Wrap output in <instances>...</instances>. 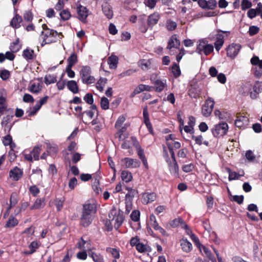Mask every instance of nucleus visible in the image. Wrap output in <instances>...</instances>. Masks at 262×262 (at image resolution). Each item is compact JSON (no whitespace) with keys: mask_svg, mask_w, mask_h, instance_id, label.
<instances>
[{"mask_svg":"<svg viewBox=\"0 0 262 262\" xmlns=\"http://www.w3.org/2000/svg\"><path fill=\"white\" fill-rule=\"evenodd\" d=\"M60 18L63 21L69 20L71 17V14L70 12L68 9H63L60 12Z\"/></svg>","mask_w":262,"mask_h":262,"instance_id":"obj_41","label":"nucleus"},{"mask_svg":"<svg viewBox=\"0 0 262 262\" xmlns=\"http://www.w3.org/2000/svg\"><path fill=\"white\" fill-rule=\"evenodd\" d=\"M160 16L158 12H154L148 16L147 18V25L149 27L152 28L156 25L160 19Z\"/></svg>","mask_w":262,"mask_h":262,"instance_id":"obj_22","label":"nucleus"},{"mask_svg":"<svg viewBox=\"0 0 262 262\" xmlns=\"http://www.w3.org/2000/svg\"><path fill=\"white\" fill-rule=\"evenodd\" d=\"M213 50V45L208 43V41L206 39H202L199 40L195 52L201 55L204 53L206 56H208L212 53Z\"/></svg>","mask_w":262,"mask_h":262,"instance_id":"obj_2","label":"nucleus"},{"mask_svg":"<svg viewBox=\"0 0 262 262\" xmlns=\"http://www.w3.org/2000/svg\"><path fill=\"white\" fill-rule=\"evenodd\" d=\"M136 248V250L140 253H143L147 251L149 252L151 251V248L149 246L141 243L138 244Z\"/></svg>","mask_w":262,"mask_h":262,"instance_id":"obj_38","label":"nucleus"},{"mask_svg":"<svg viewBox=\"0 0 262 262\" xmlns=\"http://www.w3.org/2000/svg\"><path fill=\"white\" fill-rule=\"evenodd\" d=\"M259 31V28L258 27L252 26L249 27L248 33L250 36H253L258 33Z\"/></svg>","mask_w":262,"mask_h":262,"instance_id":"obj_62","label":"nucleus"},{"mask_svg":"<svg viewBox=\"0 0 262 262\" xmlns=\"http://www.w3.org/2000/svg\"><path fill=\"white\" fill-rule=\"evenodd\" d=\"M157 194L155 192H144L142 193L141 202L143 204H148L156 200Z\"/></svg>","mask_w":262,"mask_h":262,"instance_id":"obj_19","label":"nucleus"},{"mask_svg":"<svg viewBox=\"0 0 262 262\" xmlns=\"http://www.w3.org/2000/svg\"><path fill=\"white\" fill-rule=\"evenodd\" d=\"M13 117L14 115L12 114L11 115H7L6 116L3 117L1 122V125L2 127H4V130L5 132L7 131L9 133L14 125V122L12 124H9V123L12 121Z\"/></svg>","mask_w":262,"mask_h":262,"instance_id":"obj_15","label":"nucleus"},{"mask_svg":"<svg viewBox=\"0 0 262 262\" xmlns=\"http://www.w3.org/2000/svg\"><path fill=\"white\" fill-rule=\"evenodd\" d=\"M121 177L122 181L126 183L131 181L133 179L132 173L128 170H123L121 174Z\"/></svg>","mask_w":262,"mask_h":262,"instance_id":"obj_34","label":"nucleus"},{"mask_svg":"<svg viewBox=\"0 0 262 262\" xmlns=\"http://www.w3.org/2000/svg\"><path fill=\"white\" fill-rule=\"evenodd\" d=\"M106 251L107 253H111L112 256L115 259H119L120 258V251L118 249L111 247H107L106 249Z\"/></svg>","mask_w":262,"mask_h":262,"instance_id":"obj_39","label":"nucleus"},{"mask_svg":"<svg viewBox=\"0 0 262 262\" xmlns=\"http://www.w3.org/2000/svg\"><path fill=\"white\" fill-rule=\"evenodd\" d=\"M215 117H218L220 120H227L230 118V114L224 111H220L219 110H215L214 112Z\"/></svg>","mask_w":262,"mask_h":262,"instance_id":"obj_32","label":"nucleus"},{"mask_svg":"<svg viewBox=\"0 0 262 262\" xmlns=\"http://www.w3.org/2000/svg\"><path fill=\"white\" fill-rule=\"evenodd\" d=\"M228 171L229 172L228 179L230 181L239 179L240 175L237 172L235 171H231L229 168L228 169Z\"/></svg>","mask_w":262,"mask_h":262,"instance_id":"obj_54","label":"nucleus"},{"mask_svg":"<svg viewBox=\"0 0 262 262\" xmlns=\"http://www.w3.org/2000/svg\"><path fill=\"white\" fill-rule=\"evenodd\" d=\"M171 72L175 78H178L181 75V70L179 65L174 63L171 67Z\"/></svg>","mask_w":262,"mask_h":262,"instance_id":"obj_42","label":"nucleus"},{"mask_svg":"<svg viewBox=\"0 0 262 262\" xmlns=\"http://www.w3.org/2000/svg\"><path fill=\"white\" fill-rule=\"evenodd\" d=\"M97 211L96 206L95 204L86 203L83 205L82 214H90L95 216Z\"/></svg>","mask_w":262,"mask_h":262,"instance_id":"obj_18","label":"nucleus"},{"mask_svg":"<svg viewBox=\"0 0 262 262\" xmlns=\"http://www.w3.org/2000/svg\"><path fill=\"white\" fill-rule=\"evenodd\" d=\"M81 154L79 152H74L72 156V162L73 164L77 163L81 159Z\"/></svg>","mask_w":262,"mask_h":262,"instance_id":"obj_59","label":"nucleus"},{"mask_svg":"<svg viewBox=\"0 0 262 262\" xmlns=\"http://www.w3.org/2000/svg\"><path fill=\"white\" fill-rule=\"evenodd\" d=\"M166 162L171 174L178 177L179 176V166L178 163L171 162L170 159L167 160Z\"/></svg>","mask_w":262,"mask_h":262,"instance_id":"obj_24","label":"nucleus"},{"mask_svg":"<svg viewBox=\"0 0 262 262\" xmlns=\"http://www.w3.org/2000/svg\"><path fill=\"white\" fill-rule=\"evenodd\" d=\"M17 151L13 149H10L8 152V159L10 162L12 163L14 162L17 156L16 155Z\"/></svg>","mask_w":262,"mask_h":262,"instance_id":"obj_55","label":"nucleus"},{"mask_svg":"<svg viewBox=\"0 0 262 262\" xmlns=\"http://www.w3.org/2000/svg\"><path fill=\"white\" fill-rule=\"evenodd\" d=\"M124 221V217L122 215H118L115 217V222L114 227L115 229H118L122 224Z\"/></svg>","mask_w":262,"mask_h":262,"instance_id":"obj_48","label":"nucleus"},{"mask_svg":"<svg viewBox=\"0 0 262 262\" xmlns=\"http://www.w3.org/2000/svg\"><path fill=\"white\" fill-rule=\"evenodd\" d=\"M202 92L201 85L196 81H192L188 90L190 97L198 99L200 97Z\"/></svg>","mask_w":262,"mask_h":262,"instance_id":"obj_5","label":"nucleus"},{"mask_svg":"<svg viewBox=\"0 0 262 262\" xmlns=\"http://www.w3.org/2000/svg\"><path fill=\"white\" fill-rule=\"evenodd\" d=\"M121 163L124 164V166L126 168H136L140 166V162L136 159L130 158H124L121 160Z\"/></svg>","mask_w":262,"mask_h":262,"instance_id":"obj_9","label":"nucleus"},{"mask_svg":"<svg viewBox=\"0 0 262 262\" xmlns=\"http://www.w3.org/2000/svg\"><path fill=\"white\" fill-rule=\"evenodd\" d=\"M45 83L47 85L54 83L57 82V77L54 75H48L45 77Z\"/></svg>","mask_w":262,"mask_h":262,"instance_id":"obj_40","label":"nucleus"},{"mask_svg":"<svg viewBox=\"0 0 262 262\" xmlns=\"http://www.w3.org/2000/svg\"><path fill=\"white\" fill-rule=\"evenodd\" d=\"M2 141L4 145L7 146L13 141L12 137L10 134H8L3 137Z\"/></svg>","mask_w":262,"mask_h":262,"instance_id":"obj_56","label":"nucleus"},{"mask_svg":"<svg viewBox=\"0 0 262 262\" xmlns=\"http://www.w3.org/2000/svg\"><path fill=\"white\" fill-rule=\"evenodd\" d=\"M41 149L39 146H35L30 153L32 154L34 160L37 161L39 159V154Z\"/></svg>","mask_w":262,"mask_h":262,"instance_id":"obj_46","label":"nucleus"},{"mask_svg":"<svg viewBox=\"0 0 262 262\" xmlns=\"http://www.w3.org/2000/svg\"><path fill=\"white\" fill-rule=\"evenodd\" d=\"M41 89L42 86L40 84V83H33L31 86L30 91L32 93L37 94L41 91Z\"/></svg>","mask_w":262,"mask_h":262,"instance_id":"obj_50","label":"nucleus"},{"mask_svg":"<svg viewBox=\"0 0 262 262\" xmlns=\"http://www.w3.org/2000/svg\"><path fill=\"white\" fill-rule=\"evenodd\" d=\"M181 248L183 251L188 253L190 252L192 249V245L187 238H182L180 241Z\"/></svg>","mask_w":262,"mask_h":262,"instance_id":"obj_26","label":"nucleus"},{"mask_svg":"<svg viewBox=\"0 0 262 262\" xmlns=\"http://www.w3.org/2000/svg\"><path fill=\"white\" fill-rule=\"evenodd\" d=\"M252 6V3L248 0H242L241 7L243 10H245L251 8Z\"/></svg>","mask_w":262,"mask_h":262,"instance_id":"obj_61","label":"nucleus"},{"mask_svg":"<svg viewBox=\"0 0 262 262\" xmlns=\"http://www.w3.org/2000/svg\"><path fill=\"white\" fill-rule=\"evenodd\" d=\"M102 10L104 14L108 19L113 17V12L111 5L107 3H104L102 5Z\"/></svg>","mask_w":262,"mask_h":262,"instance_id":"obj_25","label":"nucleus"},{"mask_svg":"<svg viewBox=\"0 0 262 262\" xmlns=\"http://www.w3.org/2000/svg\"><path fill=\"white\" fill-rule=\"evenodd\" d=\"M89 255L95 262H104L102 256L95 253L92 250H89Z\"/></svg>","mask_w":262,"mask_h":262,"instance_id":"obj_35","label":"nucleus"},{"mask_svg":"<svg viewBox=\"0 0 262 262\" xmlns=\"http://www.w3.org/2000/svg\"><path fill=\"white\" fill-rule=\"evenodd\" d=\"M7 105L6 102V98L3 96H0V113L4 112L6 110Z\"/></svg>","mask_w":262,"mask_h":262,"instance_id":"obj_49","label":"nucleus"},{"mask_svg":"<svg viewBox=\"0 0 262 262\" xmlns=\"http://www.w3.org/2000/svg\"><path fill=\"white\" fill-rule=\"evenodd\" d=\"M244 88H247L249 91H251L252 88H253L254 93L250 92V97L253 99H256L257 95L262 91V85L258 81H256L254 85H252L249 82H246L244 85L243 89Z\"/></svg>","mask_w":262,"mask_h":262,"instance_id":"obj_6","label":"nucleus"},{"mask_svg":"<svg viewBox=\"0 0 262 262\" xmlns=\"http://www.w3.org/2000/svg\"><path fill=\"white\" fill-rule=\"evenodd\" d=\"M214 101L213 98L208 97L202 106V114L205 117H209L213 111L214 106Z\"/></svg>","mask_w":262,"mask_h":262,"instance_id":"obj_7","label":"nucleus"},{"mask_svg":"<svg viewBox=\"0 0 262 262\" xmlns=\"http://www.w3.org/2000/svg\"><path fill=\"white\" fill-rule=\"evenodd\" d=\"M109 100L107 98L103 97L101 99L100 105L102 110H108L109 108Z\"/></svg>","mask_w":262,"mask_h":262,"instance_id":"obj_52","label":"nucleus"},{"mask_svg":"<svg viewBox=\"0 0 262 262\" xmlns=\"http://www.w3.org/2000/svg\"><path fill=\"white\" fill-rule=\"evenodd\" d=\"M18 202V194L16 192H13L11 193L10 199V205L9 209H11L13 207L15 206Z\"/></svg>","mask_w":262,"mask_h":262,"instance_id":"obj_36","label":"nucleus"},{"mask_svg":"<svg viewBox=\"0 0 262 262\" xmlns=\"http://www.w3.org/2000/svg\"><path fill=\"white\" fill-rule=\"evenodd\" d=\"M23 19L18 14H15L14 17L10 21V26L14 28L17 29L20 27V24L22 22Z\"/></svg>","mask_w":262,"mask_h":262,"instance_id":"obj_27","label":"nucleus"},{"mask_svg":"<svg viewBox=\"0 0 262 262\" xmlns=\"http://www.w3.org/2000/svg\"><path fill=\"white\" fill-rule=\"evenodd\" d=\"M207 8L208 10H214L217 7V3L215 0H209L207 1Z\"/></svg>","mask_w":262,"mask_h":262,"instance_id":"obj_63","label":"nucleus"},{"mask_svg":"<svg viewBox=\"0 0 262 262\" xmlns=\"http://www.w3.org/2000/svg\"><path fill=\"white\" fill-rule=\"evenodd\" d=\"M78 18L83 23H86V19L89 15V10L86 7L79 5L76 7Z\"/></svg>","mask_w":262,"mask_h":262,"instance_id":"obj_10","label":"nucleus"},{"mask_svg":"<svg viewBox=\"0 0 262 262\" xmlns=\"http://www.w3.org/2000/svg\"><path fill=\"white\" fill-rule=\"evenodd\" d=\"M249 119L247 117L245 116H237L235 120V125L239 128H245L248 124Z\"/></svg>","mask_w":262,"mask_h":262,"instance_id":"obj_20","label":"nucleus"},{"mask_svg":"<svg viewBox=\"0 0 262 262\" xmlns=\"http://www.w3.org/2000/svg\"><path fill=\"white\" fill-rule=\"evenodd\" d=\"M228 125L226 122L215 124L211 129V132L215 138H220L226 135L228 131Z\"/></svg>","mask_w":262,"mask_h":262,"instance_id":"obj_4","label":"nucleus"},{"mask_svg":"<svg viewBox=\"0 0 262 262\" xmlns=\"http://www.w3.org/2000/svg\"><path fill=\"white\" fill-rule=\"evenodd\" d=\"M126 189L128 190V192L125 195V201L131 203L135 196V190H133L131 188H126Z\"/></svg>","mask_w":262,"mask_h":262,"instance_id":"obj_47","label":"nucleus"},{"mask_svg":"<svg viewBox=\"0 0 262 262\" xmlns=\"http://www.w3.org/2000/svg\"><path fill=\"white\" fill-rule=\"evenodd\" d=\"M42 41L41 43V46L42 47L47 44H50L60 40L63 37L62 33H58L56 30H52V32H49L42 35Z\"/></svg>","mask_w":262,"mask_h":262,"instance_id":"obj_1","label":"nucleus"},{"mask_svg":"<svg viewBox=\"0 0 262 262\" xmlns=\"http://www.w3.org/2000/svg\"><path fill=\"white\" fill-rule=\"evenodd\" d=\"M107 79L106 78H100L96 83V88L100 92L103 91V87L105 83L107 82Z\"/></svg>","mask_w":262,"mask_h":262,"instance_id":"obj_45","label":"nucleus"},{"mask_svg":"<svg viewBox=\"0 0 262 262\" xmlns=\"http://www.w3.org/2000/svg\"><path fill=\"white\" fill-rule=\"evenodd\" d=\"M21 48V45L19 43V39L17 38L15 41L10 44L9 49L12 53L17 52Z\"/></svg>","mask_w":262,"mask_h":262,"instance_id":"obj_33","label":"nucleus"},{"mask_svg":"<svg viewBox=\"0 0 262 262\" xmlns=\"http://www.w3.org/2000/svg\"><path fill=\"white\" fill-rule=\"evenodd\" d=\"M45 205V199L43 198H37L34 204L30 207V209L31 210L39 209L43 208Z\"/></svg>","mask_w":262,"mask_h":262,"instance_id":"obj_30","label":"nucleus"},{"mask_svg":"<svg viewBox=\"0 0 262 262\" xmlns=\"http://www.w3.org/2000/svg\"><path fill=\"white\" fill-rule=\"evenodd\" d=\"M149 224L151 227L155 230L159 231L162 235H166L167 233L165 229L159 225L155 215L151 214L149 216Z\"/></svg>","mask_w":262,"mask_h":262,"instance_id":"obj_13","label":"nucleus"},{"mask_svg":"<svg viewBox=\"0 0 262 262\" xmlns=\"http://www.w3.org/2000/svg\"><path fill=\"white\" fill-rule=\"evenodd\" d=\"M23 173V169L18 168L17 166H15L10 170L9 174V177L13 181H17L22 178Z\"/></svg>","mask_w":262,"mask_h":262,"instance_id":"obj_16","label":"nucleus"},{"mask_svg":"<svg viewBox=\"0 0 262 262\" xmlns=\"http://www.w3.org/2000/svg\"><path fill=\"white\" fill-rule=\"evenodd\" d=\"M24 18L27 22H31L33 18V15L31 11H26L24 14Z\"/></svg>","mask_w":262,"mask_h":262,"instance_id":"obj_60","label":"nucleus"},{"mask_svg":"<svg viewBox=\"0 0 262 262\" xmlns=\"http://www.w3.org/2000/svg\"><path fill=\"white\" fill-rule=\"evenodd\" d=\"M92 187L95 192L98 194L100 192H101V189L99 186V182L97 178L95 179V181L94 182Z\"/></svg>","mask_w":262,"mask_h":262,"instance_id":"obj_57","label":"nucleus"},{"mask_svg":"<svg viewBox=\"0 0 262 262\" xmlns=\"http://www.w3.org/2000/svg\"><path fill=\"white\" fill-rule=\"evenodd\" d=\"M10 72L6 69L0 71V77L3 80H8L10 77Z\"/></svg>","mask_w":262,"mask_h":262,"instance_id":"obj_53","label":"nucleus"},{"mask_svg":"<svg viewBox=\"0 0 262 262\" xmlns=\"http://www.w3.org/2000/svg\"><path fill=\"white\" fill-rule=\"evenodd\" d=\"M68 64L67 66L73 67L78 61L77 55L73 52L67 59Z\"/></svg>","mask_w":262,"mask_h":262,"instance_id":"obj_37","label":"nucleus"},{"mask_svg":"<svg viewBox=\"0 0 262 262\" xmlns=\"http://www.w3.org/2000/svg\"><path fill=\"white\" fill-rule=\"evenodd\" d=\"M177 24L170 19H167L166 22V28L168 31H173L176 29Z\"/></svg>","mask_w":262,"mask_h":262,"instance_id":"obj_44","label":"nucleus"},{"mask_svg":"<svg viewBox=\"0 0 262 262\" xmlns=\"http://www.w3.org/2000/svg\"><path fill=\"white\" fill-rule=\"evenodd\" d=\"M169 224L172 228H176L179 226V225H180L182 228H184L186 230L188 234L189 233V232L192 233V231L190 230L188 226L186 224L184 220L181 217H178L171 221L169 223Z\"/></svg>","mask_w":262,"mask_h":262,"instance_id":"obj_11","label":"nucleus"},{"mask_svg":"<svg viewBox=\"0 0 262 262\" xmlns=\"http://www.w3.org/2000/svg\"><path fill=\"white\" fill-rule=\"evenodd\" d=\"M242 48V46L239 43H232L229 45L226 49L227 56L231 59H234L238 54Z\"/></svg>","mask_w":262,"mask_h":262,"instance_id":"obj_8","label":"nucleus"},{"mask_svg":"<svg viewBox=\"0 0 262 262\" xmlns=\"http://www.w3.org/2000/svg\"><path fill=\"white\" fill-rule=\"evenodd\" d=\"M150 80L157 92L163 91L166 86V80L156 79V77H154L153 76H151Z\"/></svg>","mask_w":262,"mask_h":262,"instance_id":"obj_12","label":"nucleus"},{"mask_svg":"<svg viewBox=\"0 0 262 262\" xmlns=\"http://www.w3.org/2000/svg\"><path fill=\"white\" fill-rule=\"evenodd\" d=\"M94 216L90 214H81L80 217V224L84 227L89 226L92 223Z\"/></svg>","mask_w":262,"mask_h":262,"instance_id":"obj_23","label":"nucleus"},{"mask_svg":"<svg viewBox=\"0 0 262 262\" xmlns=\"http://www.w3.org/2000/svg\"><path fill=\"white\" fill-rule=\"evenodd\" d=\"M180 46V41L177 38V35H172L168 40L167 49L171 50L172 48L179 49Z\"/></svg>","mask_w":262,"mask_h":262,"instance_id":"obj_21","label":"nucleus"},{"mask_svg":"<svg viewBox=\"0 0 262 262\" xmlns=\"http://www.w3.org/2000/svg\"><path fill=\"white\" fill-rule=\"evenodd\" d=\"M143 117L144 123L145 124L148 130L151 135H154V130L152 124L151 123L148 112L147 106H145L143 110Z\"/></svg>","mask_w":262,"mask_h":262,"instance_id":"obj_14","label":"nucleus"},{"mask_svg":"<svg viewBox=\"0 0 262 262\" xmlns=\"http://www.w3.org/2000/svg\"><path fill=\"white\" fill-rule=\"evenodd\" d=\"M245 157L250 162H253L255 159V156L251 150H248L246 152Z\"/></svg>","mask_w":262,"mask_h":262,"instance_id":"obj_58","label":"nucleus"},{"mask_svg":"<svg viewBox=\"0 0 262 262\" xmlns=\"http://www.w3.org/2000/svg\"><path fill=\"white\" fill-rule=\"evenodd\" d=\"M67 86L69 90L73 94H77L79 92L78 85L75 80L68 81Z\"/></svg>","mask_w":262,"mask_h":262,"instance_id":"obj_28","label":"nucleus"},{"mask_svg":"<svg viewBox=\"0 0 262 262\" xmlns=\"http://www.w3.org/2000/svg\"><path fill=\"white\" fill-rule=\"evenodd\" d=\"M18 220L11 215L7 221L4 227L6 228H13L17 226L18 224Z\"/></svg>","mask_w":262,"mask_h":262,"instance_id":"obj_31","label":"nucleus"},{"mask_svg":"<svg viewBox=\"0 0 262 262\" xmlns=\"http://www.w3.org/2000/svg\"><path fill=\"white\" fill-rule=\"evenodd\" d=\"M34 52L33 50L26 49L24 50L23 55L27 60H32L34 58Z\"/></svg>","mask_w":262,"mask_h":262,"instance_id":"obj_43","label":"nucleus"},{"mask_svg":"<svg viewBox=\"0 0 262 262\" xmlns=\"http://www.w3.org/2000/svg\"><path fill=\"white\" fill-rule=\"evenodd\" d=\"M140 212L138 210H133L130 215V217L132 220L134 222H138L140 220Z\"/></svg>","mask_w":262,"mask_h":262,"instance_id":"obj_51","label":"nucleus"},{"mask_svg":"<svg viewBox=\"0 0 262 262\" xmlns=\"http://www.w3.org/2000/svg\"><path fill=\"white\" fill-rule=\"evenodd\" d=\"M83 99L89 104H92L94 102L93 96L90 93H87L84 96Z\"/></svg>","mask_w":262,"mask_h":262,"instance_id":"obj_64","label":"nucleus"},{"mask_svg":"<svg viewBox=\"0 0 262 262\" xmlns=\"http://www.w3.org/2000/svg\"><path fill=\"white\" fill-rule=\"evenodd\" d=\"M218 32L219 33L216 35V40L214 42V47L217 51H219L224 43V36L223 33H229V32L221 30H219Z\"/></svg>","mask_w":262,"mask_h":262,"instance_id":"obj_17","label":"nucleus"},{"mask_svg":"<svg viewBox=\"0 0 262 262\" xmlns=\"http://www.w3.org/2000/svg\"><path fill=\"white\" fill-rule=\"evenodd\" d=\"M91 68L90 66H82L80 71V75L83 83L90 84L95 81L94 76H91Z\"/></svg>","mask_w":262,"mask_h":262,"instance_id":"obj_3","label":"nucleus"},{"mask_svg":"<svg viewBox=\"0 0 262 262\" xmlns=\"http://www.w3.org/2000/svg\"><path fill=\"white\" fill-rule=\"evenodd\" d=\"M119 58L116 55H112L108 58L107 63L109 65L110 68L111 69H115L117 67L118 63Z\"/></svg>","mask_w":262,"mask_h":262,"instance_id":"obj_29","label":"nucleus"}]
</instances>
